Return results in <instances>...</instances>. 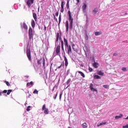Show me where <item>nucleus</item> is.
<instances>
[{
  "mask_svg": "<svg viewBox=\"0 0 128 128\" xmlns=\"http://www.w3.org/2000/svg\"><path fill=\"white\" fill-rule=\"evenodd\" d=\"M88 70H89V72H92V70H93L92 68H91L90 67H89L88 68Z\"/></svg>",
  "mask_w": 128,
  "mask_h": 128,
  "instance_id": "4c0bfd02",
  "label": "nucleus"
},
{
  "mask_svg": "<svg viewBox=\"0 0 128 128\" xmlns=\"http://www.w3.org/2000/svg\"><path fill=\"white\" fill-rule=\"evenodd\" d=\"M82 10L84 11H85L86 10V4H84V5L82 6Z\"/></svg>",
  "mask_w": 128,
  "mask_h": 128,
  "instance_id": "b1692460",
  "label": "nucleus"
},
{
  "mask_svg": "<svg viewBox=\"0 0 128 128\" xmlns=\"http://www.w3.org/2000/svg\"><path fill=\"white\" fill-rule=\"evenodd\" d=\"M122 116H123L122 114H120V115L119 116H115V118L116 120H118V118H122Z\"/></svg>",
  "mask_w": 128,
  "mask_h": 128,
  "instance_id": "6ab92c4d",
  "label": "nucleus"
},
{
  "mask_svg": "<svg viewBox=\"0 0 128 128\" xmlns=\"http://www.w3.org/2000/svg\"><path fill=\"white\" fill-rule=\"evenodd\" d=\"M104 124H106V122H101L99 124H97V126L98 128V126H104Z\"/></svg>",
  "mask_w": 128,
  "mask_h": 128,
  "instance_id": "4be33fe9",
  "label": "nucleus"
},
{
  "mask_svg": "<svg viewBox=\"0 0 128 128\" xmlns=\"http://www.w3.org/2000/svg\"><path fill=\"white\" fill-rule=\"evenodd\" d=\"M34 0H28L26 4L28 8H30V6L34 4Z\"/></svg>",
  "mask_w": 128,
  "mask_h": 128,
  "instance_id": "6e6552de",
  "label": "nucleus"
},
{
  "mask_svg": "<svg viewBox=\"0 0 128 128\" xmlns=\"http://www.w3.org/2000/svg\"><path fill=\"white\" fill-rule=\"evenodd\" d=\"M85 34H86V36H88V33H87L86 30H85Z\"/></svg>",
  "mask_w": 128,
  "mask_h": 128,
  "instance_id": "5fc2aeb1",
  "label": "nucleus"
},
{
  "mask_svg": "<svg viewBox=\"0 0 128 128\" xmlns=\"http://www.w3.org/2000/svg\"><path fill=\"white\" fill-rule=\"evenodd\" d=\"M103 87L104 88H108V85H104Z\"/></svg>",
  "mask_w": 128,
  "mask_h": 128,
  "instance_id": "58836bf2",
  "label": "nucleus"
},
{
  "mask_svg": "<svg viewBox=\"0 0 128 128\" xmlns=\"http://www.w3.org/2000/svg\"><path fill=\"white\" fill-rule=\"evenodd\" d=\"M44 32L46 30V26H44Z\"/></svg>",
  "mask_w": 128,
  "mask_h": 128,
  "instance_id": "864d4df0",
  "label": "nucleus"
},
{
  "mask_svg": "<svg viewBox=\"0 0 128 128\" xmlns=\"http://www.w3.org/2000/svg\"><path fill=\"white\" fill-rule=\"evenodd\" d=\"M72 48H73L74 50L76 51V49H74V44H72Z\"/></svg>",
  "mask_w": 128,
  "mask_h": 128,
  "instance_id": "8fccbe9b",
  "label": "nucleus"
},
{
  "mask_svg": "<svg viewBox=\"0 0 128 128\" xmlns=\"http://www.w3.org/2000/svg\"><path fill=\"white\" fill-rule=\"evenodd\" d=\"M28 36H29V40H33L34 38V34L32 33V28H29L28 30Z\"/></svg>",
  "mask_w": 128,
  "mask_h": 128,
  "instance_id": "7ed1b4c3",
  "label": "nucleus"
},
{
  "mask_svg": "<svg viewBox=\"0 0 128 128\" xmlns=\"http://www.w3.org/2000/svg\"><path fill=\"white\" fill-rule=\"evenodd\" d=\"M53 16H54V20H55L58 22V18H56V16H54V14H53Z\"/></svg>",
  "mask_w": 128,
  "mask_h": 128,
  "instance_id": "37998d69",
  "label": "nucleus"
},
{
  "mask_svg": "<svg viewBox=\"0 0 128 128\" xmlns=\"http://www.w3.org/2000/svg\"><path fill=\"white\" fill-rule=\"evenodd\" d=\"M42 59L40 58V60H38V64H40L42 63L40 62V61L42 60Z\"/></svg>",
  "mask_w": 128,
  "mask_h": 128,
  "instance_id": "e433bc0d",
  "label": "nucleus"
},
{
  "mask_svg": "<svg viewBox=\"0 0 128 128\" xmlns=\"http://www.w3.org/2000/svg\"><path fill=\"white\" fill-rule=\"evenodd\" d=\"M98 74L99 76H104V73L102 70L98 71Z\"/></svg>",
  "mask_w": 128,
  "mask_h": 128,
  "instance_id": "5701e85b",
  "label": "nucleus"
},
{
  "mask_svg": "<svg viewBox=\"0 0 128 128\" xmlns=\"http://www.w3.org/2000/svg\"><path fill=\"white\" fill-rule=\"evenodd\" d=\"M64 60L65 62V66H68V58L66 56H64Z\"/></svg>",
  "mask_w": 128,
  "mask_h": 128,
  "instance_id": "ddd939ff",
  "label": "nucleus"
},
{
  "mask_svg": "<svg viewBox=\"0 0 128 128\" xmlns=\"http://www.w3.org/2000/svg\"><path fill=\"white\" fill-rule=\"evenodd\" d=\"M64 44L66 46H68V40H66V37L64 38Z\"/></svg>",
  "mask_w": 128,
  "mask_h": 128,
  "instance_id": "9b49d317",
  "label": "nucleus"
},
{
  "mask_svg": "<svg viewBox=\"0 0 128 128\" xmlns=\"http://www.w3.org/2000/svg\"><path fill=\"white\" fill-rule=\"evenodd\" d=\"M125 120H128V116L126 118H125Z\"/></svg>",
  "mask_w": 128,
  "mask_h": 128,
  "instance_id": "680f3d73",
  "label": "nucleus"
},
{
  "mask_svg": "<svg viewBox=\"0 0 128 128\" xmlns=\"http://www.w3.org/2000/svg\"><path fill=\"white\" fill-rule=\"evenodd\" d=\"M33 18H34L35 22H37L38 21V18L36 16V14L33 13Z\"/></svg>",
  "mask_w": 128,
  "mask_h": 128,
  "instance_id": "2eb2a0df",
  "label": "nucleus"
},
{
  "mask_svg": "<svg viewBox=\"0 0 128 128\" xmlns=\"http://www.w3.org/2000/svg\"><path fill=\"white\" fill-rule=\"evenodd\" d=\"M54 88H55L54 87V88H53L52 90V92H54Z\"/></svg>",
  "mask_w": 128,
  "mask_h": 128,
  "instance_id": "052dcab7",
  "label": "nucleus"
},
{
  "mask_svg": "<svg viewBox=\"0 0 128 128\" xmlns=\"http://www.w3.org/2000/svg\"><path fill=\"white\" fill-rule=\"evenodd\" d=\"M42 110H44V114H48V108H46L45 104L42 106Z\"/></svg>",
  "mask_w": 128,
  "mask_h": 128,
  "instance_id": "423d86ee",
  "label": "nucleus"
},
{
  "mask_svg": "<svg viewBox=\"0 0 128 128\" xmlns=\"http://www.w3.org/2000/svg\"><path fill=\"white\" fill-rule=\"evenodd\" d=\"M66 50H67V54H72V47L70 45H68V46H66Z\"/></svg>",
  "mask_w": 128,
  "mask_h": 128,
  "instance_id": "39448f33",
  "label": "nucleus"
},
{
  "mask_svg": "<svg viewBox=\"0 0 128 128\" xmlns=\"http://www.w3.org/2000/svg\"><path fill=\"white\" fill-rule=\"evenodd\" d=\"M62 93L60 94V100H62Z\"/></svg>",
  "mask_w": 128,
  "mask_h": 128,
  "instance_id": "c03bdc74",
  "label": "nucleus"
},
{
  "mask_svg": "<svg viewBox=\"0 0 128 128\" xmlns=\"http://www.w3.org/2000/svg\"><path fill=\"white\" fill-rule=\"evenodd\" d=\"M77 2V4H78V2H80V0H76Z\"/></svg>",
  "mask_w": 128,
  "mask_h": 128,
  "instance_id": "13d9d810",
  "label": "nucleus"
},
{
  "mask_svg": "<svg viewBox=\"0 0 128 128\" xmlns=\"http://www.w3.org/2000/svg\"><path fill=\"white\" fill-rule=\"evenodd\" d=\"M33 94H38V91L35 89L34 90L33 92Z\"/></svg>",
  "mask_w": 128,
  "mask_h": 128,
  "instance_id": "72a5a7b5",
  "label": "nucleus"
},
{
  "mask_svg": "<svg viewBox=\"0 0 128 128\" xmlns=\"http://www.w3.org/2000/svg\"><path fill=\"white\" fill-rule=\"evenodd\" d=\"M60 40V42H61V48H62V50H63V52H64V41L62 40Z\"/></svg>",
  "mask_w": 128,
  "mask_h": 128,
  "instance_id": "4468645a",
  "label": "nucleus"
},
{
  "mask_svg": "<svg viewBox=\"0 0 128 128\" xmlns=\"http://www.w3.org/2000/svg\"><path fill=\"white\" fill-rule=\"evenodd\" d=\"M118 56V53H114L113 54V56Z\"/></svg>",
  "mask_w": 128,
  "mask_h": 128,
  "instance_id": "79ce46f5",
  "label": "nucleus"
},
{
  "mask_svg": "<svg viewBox=\"0 0 128 128\" xmlns=\"http://www.w3.org/2000/svg\"><path fill=\"white\" fill-rule=\"evenodd\" d=\"M30 106H28V108H26L27 112H30Z\"/></svg>",
  "mask_w": 128,
  "mask_h": 128,
  "instance_id": "a19ab883",
  "label": "nucleus"
},
{
  "mask_svg": "<svg viewBox=\"0 0 128 128\" xmlns=\"http://www.w3.org/2000/svg\"><path fill=\"white\" fill-rule=\"evenodd\" d=\"M58 88V86H56V85H55V86H54V88Z\"/></svg>",
  "mask_w": 128,
  "mask_h": 128,
  "instance_id": "4d7b16f0",
  "label": "nucleus"
},
{
  "mask_svg": "<svg viewBox=\"0 0 128 128\" xmlns=\"http://www.w3.org/2000/svg\"><path fill=\"white\" fill-rule=\"evenodd\" d=\"M29 84H30L31 86H34V82H32V81L30 82L29 83Z\"/></svg>",
  "mask_w": 128,
  "mask_h": 128,
  "instance_id": "de8ad7c7",
  "label": "nucleus"
},
{
  "mask_svg": "<svg viewBox=\"0 0 128 128\" xmlns=\"http://www.w3.org/2000/svg\"><path fill=\"white\" fill-rule=\"evenodd\" d=\"M82 126L84 128H88V124H86V122H84L82 124Z\"/></svg>",
  "mask_w": 128,
  "mask_h": 128,
  "instance_id": "cd10ccee",
  "label": "nucleus"
},
{
  "mask_svg": "<svg viewBox=\"0 0 128 128\" xmlns=\"http://www.w3.org/2000/svg\"><path fill=\"white\" fill-rule=\"evenodd\" d=\"M70 74V70H68L66 72V75L68 76Z\"/></svg>",
  "mask_w": 128,
  "mask_h": 128,
  "instance_id": "49530a36",
  "label": "nucleus"
},
{
  "mask_svg": "<svg viewBox=\"0 0 128 128\" xmlns=\"http://www.w3.org/2000/svg\"><path fill=\"white\" fill-rule=\"evenodd\" d=\"M59 22H58V26H60V22H62V15L60 14L58 18Z\"/></svg>",
  "mask_w": 128,
  "mask_h": 128,
  "instance_id": "393cba45",
  "label": "nucleus"
},
{
  "mask_svg": "<svg viewBox=\"0 0 128 128\" xmlns=\"http://www.w3.org/2000/svg\"><path fill=\"white\" fill-rule=\"evenodd\" d=\"M56 16H58V12H56Z\"/></svg>",
  "mask_w": 128,
  "mask_h": 128,
  "instance_id": "603ef678",
  "label": "nucleus"
},
{
  "mask_svg": "<svg viewBox=\"0 0 128 128\" xmlns=\"http://www.w3.org/2000/svg\"><path fill=\"white\" fill-rule=\"evenodd\" d=\"M70 82V79H69L67 81V84H68Z\"/></svg>",
  "mask_w": 128,
  "mask_h": 128,
  "instance_id": "09e8293b",
  "label": "nucleus"
},
{
  "mask_svg": "<svg viewBox=\"0 0 128 128\" xmlns=\"http://www.w3.org/2000/svg\"><path fill=\"white\" fill-rule=\"evenodd\" d=\"M122 70H123V72H126V70H126V68L124 67L122 68Z\"/></svg>",
  "mask_w": 128,
  "mask_h": 128,
  "instance_id": "f704fd0d",
  "label": "nucleus"
},
{
  "mask_svg": "<svg viewBox=\"0 0 128 128\" xmlns=\"http://www.w3.org/2000/svg\"><path fill=\"white\" fill-rule=\"evenodd\" d=\"M90 88L92 92H98V90L94 88V84L92 83L90 84Z\"/></svg>",
  "mask_w": 128,
  "mask_h": 128,
  "instance_id": "1a4fd4ad",
  "label": "nucleus"
},
{
  "mask_svg": "<svg viewBox=\"0 0 128 128\" xmlns=\"http://www.w3.org/2000/svg\"><path fill=\"white\" fill-rule=\"evenodd\" d=\"M56 52L57 56H60V44H59L56 46Z\"/></svg>",
  "mask_w": 128,
  "mask_h": 128,
  "instance_id": "20e7f679",
  "label": "nucleus"
},
{
  "mask_svg": "<svg viewBox=\"0 0 128 128\" xmlns=\"http://www.w3.org/2000/svg\"><path fill=\"white\" fill-rule=\"evenodd\" d=\"M64 8H61V9H60V12H64Z\"/></svg>",
  "mask_w": 128,
  "mask_h": 128,
  "instance_id": "3c124183",
  "label": "nucleus"
},
{
  "mask_svg": "<svg viewBox=\"0 0 128 128\" xmlns=\"http://www.w3.org/2000/svg\"><path fill=\"white\" fill-rule=\"evenodd\" d=\"M102 34V32H94V34L96 36H100V34Z\"/></svg>",
  "mask_w": 128,
  "mask_h": 128,
  "instance_id": "a211bd4d",
  "label": "nucleus"
},
{
  "mask_svg": "<svg viewBox=\"0 0 128 128\" xmlns=\"http://www.w3.org/2000/svg\"><path fill=\"white\" fill-rule=\"evenodd\" d=\"M23 28L24 30H27L28 26H26V23L23 24Z\"/></svg>",
  "mask_w": 128,
  "mask_h": 128,
  "instance_id": "a878e982",
  "label": "nucleus"
},
{
  "mask_svg": "<svg viewBox=\"0 0 128 128\" xmlns=\"http://www.w3.org/2000/svg\"><path fill=\"white\" fill-rule=\"evenodd\" d=\"M123 128H128V124H127L126 126H122Z\"/></svg>",
  "mask_w": 128,
  "mask_h": 128,
  "instance_id": "a18cd8bd",
  "label": "nucleus"
},
{
  "mask_svg": "<svg viewBox=\"0 0 128 128\" xmlns=\"http://www.w3.org/2000/svg\"><path fill=\"white\" fill-rule=\"evenodd\" d=\"M62 68H64V62H62L60 66H59L58 68V70H60V68H62Z\"/></svg>",
  "mask_w": 128,
  "mask_h": 128,
  "instance_id": "bb28decb",
  "label": "nucleus"
},
{
  "mask_svg": "<svg viewBox=\"0 0 128 128\" xmlns=\"http://www.w3.org/2000/svg\"><path fill=\"white\" fill-rule=\"evenodd\" d=\"M78 74H80L82 78H86V76L84 75V74L80 71H78Z\"/></svg>",
  "mask_w": 128,
  "mask_h": 128,
  "instance_id": "f3484780",
  "label": "nucleus"
},
{
  "mask_svg": "<svg viewBox=\"0 0 128 128\" xmlns=\"http://www.w3.org/2000/svg\"><path fill=\"white\" fill-rule=\"evenodd\" d=\"M94 80H100V76H99L98 75H95L94 76Z\"/></svg>",
  "mask_w": 128,
  "mask_h": 128,
  "instance_id": "412c9836",
  "label": "nucleus"
},
{
  "mask_svg": "<svg viewBox=\"0 0 128 128\" xmlns=\"http://www.w3.org/2000/svg\"><path fill=\"white\" fill-rule=\"evenodd\" d=\"M56 96H58V92H56L55 96L54 97V100H56Z\"/></svg>",
  "mask_w": 128,
  "mask_h": 128,
  "instance_id": "ea45409f",
  "label": "nucleus"
},
{
  "mask_svg": "<svg viewBox=\"0 0 128 128\" xmlns=\"http://www.w3.org/2000/svg\"><path fill=\"white\" fill-rule=\"evenodd\" d=\"M58 40H62V32H60V34L58 32L57 33L56 42H58Z\"/></svg>",
  "mask_w": 128,
  "mask_h": 128,
  "instance_id": "0eeeda50",
  "label": "nucleus"
},
{
  "mask_svg": "<svg viewBox=\"0 0 128 128\" xmlns=\"http://www.w3.org/2000/svg\"><path fill=\"white\" fill-rule=\"evenodd\" d=\"M69 2H70L68 1L67 4L66 5L67 8H70V5H68Z\"/></svg>",
  "mask_w": 128,
  "mask_h": 128,
  "instance_id": "c9c22d12",
  "label": "nucleus"
},
{
  "mask_svg": "<svg viewBox=\"0 0 128 128\" xmlns=\"http://www.w3.org/2000/svg\"><path fill=\"white\" fill-rule=\"evenodd\" d=\"M66 32H68V21H66Z\"/></svg>",
  "mask_w": 128,
  "mask_h": 128,
  "instance_id": "f8f14e48",
  "label": "nucleus"
},
{
  "mask_svg": "<svg viewBox=\"0 0 128 128\" xmlns=\"http://www.w3.org/2000/svg\"><path fill=\"white\" fill-rule=\"evenodd\" d=\"M42 62H42L43 66H44H44L46 64V62H46V60L44 59V58L42 59Z\"/></svg>",
  "mask_w": 128,
  "mask_h": 128,
  "instance_id": "2f4dec72",
  "label": "nucleus"
},
{
  "mask_svg": "<svg viewBox=\"0 0 128 128\" xmlns=\"http://www.w3.org/2000/svg\"><path fill=\"white\" fill-rule=\"evenodd\" d=\"M26 86H30V82H28Z\"/></svg>",
  "mask_w": 128,
  "mask_h": 128,
  "instance_id": "6e6d98bb",
  "label": "nucleus"
},
{
  "mask_svg": "<svg viewBox=\"0 0 128 128\" xmlns=\"http://www.w3.org/2000/svg\"><path fill=\"white\" fill-rule=\"evenodd\" d=\"M64 1H62L61 4V8H64Z\"/></svg>",
  "mask_w": 128,
  "mask_h": 128,
  "instance_id": "7c9ffc66",
  "label": "nucleus"
},
{
  "mask_svg": "<svg viewBox=\"0 0 128 128\" xmlns=\"http://www.w3.org/2000/svg\"><path fill=\"white\" fill-rule=\"evenodd\" d=\"M26 54L28 60H30V62H32V52H30V48H26Z\"/></svg>",
  "mask_w": 128,
  "mask_h": 128,
  "instance_id": "f03ea898",
  "label": "nucleus"
},
{
  "mask_svg": "<svg viewBox=\"0 0 128 128\" xmlns=\"http://www.w3.org/2000/svg\"><path fill=\"white\" fill-rule=\"evenodd\" d=\"M4 82L8 86H10V82L8 81H4Z\"/></svg>",
  "mask_w": 128,
  "mask_h": 128,
  "instance_id": "473e14b6",
  "label": "nucleus"
},
{
  "mask_svg": "<svg viewBox=\"0 0 128 128\" xmlns=\"http://www.w3.org/2000/svg\"><path fill=\"white\" fill-rule=\"evenodd\" d=\"M12 92V90H7V94L8 96L10 95V92Z\"/></svg>",
  "mask_w": 128,
  "mask_h": 128,
  "instance_id": "c85d7f7f",
  "label": "nucleus"
},
{
  "mask_svg": "<svg viewBox=\"0 0 128 128\" xmlns=\"http://www.w3.org/2000/svg\"><path fill=\"white\" fill-rule=\"evenodd\" d=\"M126 14H128V13H127V12H125V13L124 14V16H126Z\"/></svg>",
  "mask_w": 128,
  "mask_h": 128,
  "instance_id": "bf43d9fd",
  "label": "nucleus"
},
{
  "mask_svg": "<svg viewBox=\"0 0 128 128\" xmlns=\"http://www.w3.org/2000/svg\"><path fill=\"white\" fill-rule=\"evenodd\" d=\"M30 94H29L28 97L30 98Z\"/></svg>",
  "mask_w": 128,
  "mask_h": 128,
  "instance_id": "e2e57ef3",
  "label": "nucleus"
},
{
  "mask_svg": "<svg viewBox=\"0 0 128 128\" xmlns=\"http://www.w3.org/2000/svg\"><path fill=\"white\" fill-rule=\"evenodd\" d=\"M26 78H28V76H26Z\"/></svg>",
  "mask_w": 128,
  "mask_h": 128,
  "instance_id": "0e129e2a",
  "label": "nucleus"
},
{
  "mask_svg": "<svg viewBox=\"0 0 128 128\" xmlns=\"http://www.w3.org/2000/svg\"><path fill=\"white\" fill-rule=\"evenodd\" d=\"M98 12V8H95L94 10L92 11L93 14H96Z\"/></svg>",
  "mask_w": 128,
  "mask_h": 128,
  "instance_id": "9d476101",
  "label": "nucleus"
},
{
  "mask_svg": "<svg viewBox=\"0 0 128 128\" xmlns=\"http://www.w3.org/2000/svg\"><path fill=\"white\" fill-rule=\"evenodd\" d=\"M85 54H86V52H85Z\"/></svg>",
  "mask_w": 128,
  "mask_h": 128,
  "instance_id": "69168bd1",
  "label": "nucleus"
},
{
  "mask_svg": "<svg viewBox=\"0 0 128 128\" xmlns=\"http://www.w3.org/2000/svg\"><path fill=\"white\" fill-rule=\"evenodd\" d=\"M8 90H4L2 92H0V96H2V94H6Z\"/></svg>",
  "mask_w": 128,
  "mask_h": 128,
  "instance_id": "c756f323",
  "label": "nucleus"
},
{
  "mask_svg": "<svg viewBox=\"0 0 128 128\" xmlns=\"http://www.w3.org/2000/svg\"><path fill=\"white\" fill-rule=\"evenodd\" d=\"M32 26V28H34V26H36V22H34V20H32L31 23Z\"/></svg>",
  "mask_w": 128,
  "mask_h": 128,
  "instance_id": "aec40b11",
  "label": "nucleus"
},
{
  "mask_svg": "<svg viewBox=\"0 0 128 128\" xmlns=\"http://www.w3.org/2000/svg\"><path fill=\"white\" fill-rule=\"evenodd\" d=\"M68 20L70 22V30L72 29V24H74V18H72V13L70 12V10L68 11Z\"/></svg>",
  "mask_w": 128,
  "mask_h": 128,
  "instance_id": "f257e3e1",
  "label": "nucleus"
},
{
  "mask_svg": "<svg viewBox=\"0 0 128 128\" xmlns=\"http://www.w3.org/2000/svg\"><path fill=\"white\" fill-rule=\"evenodd\" d=\"M94 68H98V64L94 62L92 64Z\"/></svg>",
  "mask_w": 128,
  "mask_h": 128,
  "instance_id": "dca6fc26",
  "label": "nucleus"
}]
</instances>
